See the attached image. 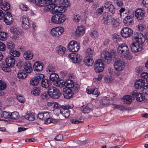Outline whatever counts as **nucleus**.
<instances>
[{
	"label": "nucleus",
	"instance_id": "dca6fc26",
	"mask_svg": "<svg viewBox=\"0 0 148 148\" xmlns=\"http://www.w3.org/2000/svg\"><path fill=\"white\" fill-rule=\"evenodd\" d=\"M121 33L122 36L126 38L130 36L132 33V31L130 28L125 27L122 29Z\"/></svg>",
	"mask_w": 148,
	"mask_h": 148
},
{
	"label": "nucleus",
	"instance_id": "412c9836",
	"mask_svg": "<svg viewBox=\"0 0 148 148\" xmlns=\"http://www.w3.org/2000/svg\"><path fill=\"white\" fill-rule=\"evenodd\" d=\"M20 21L22 23V26L23 28L27 29L29 27L30 25L27 18L23 16L21 18Z\"/></svg>",
	"mask_w": 148,
	"mask_h": 148
},
{
	"label": "nucleus",
	"instance_id": "0e129e2a",
	"mask_svg": "<svg viewBox=\"0 0 148 148\" xmlns=\"http://www.w3.org/2000/svg\"><path fill=\"white\" fill-rule=\"evenodd\" d=\"M141 77L144 79L148 80V73H147L143 72L141 74Z\"/></svg>",
	"mask_w": 148,
	"mask_h": 148
},
{
	"label": "nucleus",
	"instance_id": "423d86ee",
	"mask_svg": "<svg viewBox=\"0 0 148 148\" xmlns=\"http://www.w3.org/2000/svg\"><path fill=\"white\" fill-rule=\"evenodd\" d=\"M119 55L121 56H130V52L127 46L125 44L120 45L117 48Z\"/></svg>",
	"mask_w": 148,
	"mask_h": 148
},
{
	"label": "nucleus",
	"instance_id": "c756f323",
	"mask_svg": "<svg viewBox=\"0 0 148 148\" xmlns=\"http://www.w3.org/2000/svg\"><path fill=\"white\" fill-rule=\"evenodd\" d=\"M123 22L125 24L127 25L132 24V16H126L124 18Z\"/></svg>",
	"mask_w": 148,
	"mask_h": 148
},
{
	"label": "nucleus",
	"instance_id": "37998d69",
	"mask_svg": "<svg viewBox=\"0 0 148 148\" xmlns=\"http://www.w3.org/2000/svg\"><path fill=\"white\" fill-rule=\"evenodd\" d=\"M119 24L120 22L118 19H112L110 25L114 27H117L119 26Z\"/></svg>",
	"mask_w": 148,
	"mask_h": 148
},
{
	"label": "nucleus",
	"instance_id": "79ce46f5",
	"mask_svg": "<svg viewBox=\"0 0 148 148\" xmlns=\"http://www.w3.org/2000/svg\"><path fill=\"white\" fill-rule=\"evenodd\" d=\"M40 92V88L36 87L32 89L31 93L32 94L35 96H37L39 94Z\"/></svg>",
	"mask_w": 148,
	"mask_h": 148
},
{
	"label": "nucleus",
	"instance_id": "09e8293b",
	"mask_svg": "<svg viewBox=\"0 0 148 148\" xmlns=\"http://www.w3.org/2000/svg\"><path fill=\"white\" fill-rule=\"evenodd\" d=\"M7 39V34L3 32H0V40L5 41Z\"/></svg>",
	"mask_w": 148,
	"mask_h": 148
},
{
	"label": "nucleus",
	"instance_id": "bf43d9fd",
	"mask_svg": "<svg viewBox=\"0 0 148 148\" xmlns=\"http://www.w3.org/2000/svg\"><path fill=\"white\" fill-rule=\"evenodd\" d=\"M62 106H62L61 107H60V108H57L54 110V112L57 115H59L60 114H62Z\"/></svg>",
	"mask_w": 148,
	"mask_h": 148
},
{
	"label": "nucleus",
	"instance_id": "5fc2aeb1",
	"mask_svg": "<svg viewBox=\"0 0 148 148\" xmlns=\"http://www.w3.org/2000/svg\"><path fill=\"white\" fill-rule=\"evenodd\" d=\"M54 82L56 86L61 88L63 87L64 85V82H61L58 79Z\"/></svg>",
	"mask_w": 148,
	"mask_h": 148
},
{
	"label": "nucleus",
	"instance_id": "f704fd0d",
	"mask_svg": "<svg viewBox=\"0 0 148 148\" xmlns=\"http://www.w3.org/2000/svg\"><path fill=\"white\" fill-rule=\"evenodd\" d=\"M12 67L11 66H10L9 65L6 64H3L1 66V68L5 72H9L11 71V68Z\"/></svg>",
	"mask_w": 148,
	"mask_h": 148
},
{
	"label": "nucleus",
	"instance_id": "a18cd8bd",
	"mask_svg": "<svg viewBox=\"0 0 148 148\" xmlns=\"http://www.w3.org/2000/svg\"><path fill=\"white\" fill-rule=\"evenodd\" d=\"M1 7L2 9L4 10H9L10 8V4L7 2L3 3L1 5Z\"/></svg>",
	"mask_w": 148,
	"mask_h": 148
},
{
	"label": "nucleus",
	"instance_id": "7ed1b4c3",
	"mask_svg": "<svg viewBox=\"0 0 148 148\" xmlns=\"http://www.w3.org/2000/svg\"><path fill=\"white\" fill-rule=\"evenodd\" d=\"M47 5L45 8V10L47 11H50L52 13L55 14L59 13V6H57L55 3L56 2H53L47 1Z\"/></svg>",
	"mask_w": 148,
	"mask_h": 148
},
{
	"label": "nucleus",
	"instance_id": "864d4df0",
	"mask_svg": "<svg viewBox=\"0 0 148 148\" xmlns=\"http://www.w3.org/2000/svg\"><path fill=\"white\" fill-rule=\"evenodd\" d=\"M7 86L6 83L0 80V90H3L5 89Z\"/></svg>",
	"mask_w": 148,
	"mask_h": 148
},
{
	"label": "nucleus",
	"instance_id": "20e7f679",
	"mask_svg": "<svg viewBox=\"0 0 148 148\" xmlns=\"http://www.w3.org/2000/svg\"><path fill=\"white\" fill-rule=\"evenodd\" d=\"M114 66L115 69L118 71L123 70L125 68V63L119 58H115L114 59Z\"/></svg>",
	"mask_w": 148,
	"mask_h": 148
},
{
	"label": "nucleus",
	"instance_id": "ddd939ff",
	"mask_svg": "<svg viewBox=\"0 0 148 148\" xmlns=\"http://www.w3.org/2000/svg\"><path fill=\"white\" fill-rule=\"evenodd\" d=\"M135 17L139 20L143 19L145 17V12L141 8L136 9L135 11Z\"/></svg>",
	"mask_w": 148,
	"mask_h": 148
},
{
	"label": "nucleus",
	"instance_id": "4468645a",
	"mask_svg": "<svg viewBox=\"0 0 148 148\" xmlns=\"http://www.w3.org/2000/svg\"><path fill=\"white\" fill-rule=\"evenodd\" d=\"M103 21L104 24L108 25L111 24L112 17L108 12H105L103 14Z\"/></svg>",
	"mask_w": 148,
	"mask_h": 148
},
{
	"label": "nucleus",
	"instance_id": "de8ad7c7",
	"mask_svg": "<svg viewBox=\"0 0 148 148\" xmlns=\"http://www.w3.org/2000/svg\"><path fill=\"white\" fill-rule=\"evenodd\" d=\"M136 99L137 101H141L145 99V97L143 94L139 93Z\"/></svg>",
	"mask_w": 148,
	"mask_h": 148
},
{
	"label": "nucleus",
	"instance_id": "680f3d73",
	"mask_svg": "<svg viewBox=\"0 0 148 148\" xmlns=\"http://www.w3.org/2000/svg\"><path fill=\"white\" fill-rule=\"evenodd\" d=\"M114 107L115 108L119 109L122 111L125 110V106L120 105H114Z\"/></svg>",
	"mask_w": 148,
	"mask_h": 148
},
{
	"label": "nucleus",
	"instance_id": "9b49d317",
	"mask_svg": "<svg viewBox=\"0 0 148 148\" xmlns=\"http://www.w3.org/2000/svg\"><path fill=\"white\" fill-rule=\"evenodd\" d=\"M14 47V45L12 42H9L7 44V47L10 50L9 52L11 56H19V52L13 49Z\"/></svg>",
	"mask_w": 148,
	"mask_h": 148
},
{
	"label": "nucleus",
	"instance_id": "a211bd4d",
	"mask_svg": "<svg viewBox=\"0 0 148 148\" xmlns=\"http://www.w3.org/2000/svg\"><path fill=\"white\" fill-rule=\"evenodd\" d=\"M83 61L85 65L88 66H92L94 62L92 56H86L84 58Z\"/></svg>",
	"mask_w": 148,
	"mask_h": 148
},
{
	"label": "nucleus",
	"instance_id": "4be33fe9",
	"mask_svg": "<svg viewBox=\"0 0 148 148\" xmlns=\"http://www.w3.org/2000/svg\"><path fill=\"white\" fill-rule=\"evenodd\" d=\"M43 64L40 62H36L33 65V69L34 71H40L42 70Z\"/></svg>",
	"mask_w": 148,
	"mask_h": 148
},
{
	"label": "nucleus",
	"instance_id": "aec40b11",
	"mask_svg": "<svg viewBox=\"0 0 148 148\" xmlns=\"http://www.w3.org/2000/svg\"><path fill=\"white\" fill-rule=\"evenodd\" d=\"M73 107V106L69 105L62 106V115L66 118L68 117L70 115V112L69 110V109H71Z\"/></svg>",
	"mask_w": 148,
	"mask_h": 148
},
{
	"label": "nucleus",
	"instance_id": "a878e982",
	"mask_svg": "<svg viewBox=\"0 0 148 148\" xmlns=\"http://www.w3.org/2000/svg\"><path fill=\"white\" fill-rule=\"evenodd\" d=\"M116 52L113 49L111 50L108 52L106 49H104L102 51L101 53V56H116Z\"/></svg>",
	"mask_w": 148,
	"mask_h": 148
},
{
	"label": "nucleus",
	"instance_id": "774afa93",
	"mask_svg": "<svg viewBox=\"0 0 148 148\" xmlns=\"http://www.w3.org/2000/svg\"><path fill=\"white\" fill-rule=\"evenodd\" d=\"M142 4L143 7H148V0H143Z\"/></svg>",
	"mask_w": 148,
	"mask_h": 148
},
{
	"label": "nucleus",
	"instance_id": "f3484780",
	"mask_svg": "<svg viewBox=\"0 0 148 148\" xmlns=\"http://www.w3.org/2000/svg\"><path fill=\"white\" fill-rule=\"evenodd\" d=\"M6 13V15H5L3 19L6 24L10 25L12 23L13 19L10 12H7Z\"/></svg>",
	"mask_w": 148,
	"mask_h": 148
},
{
	"label": "nucleus",
	"instance_id": "9d476101",
	"mask_svg": "<svg viewBox=\"0 0 148 148\" xmlns=\"http://www.w3.org/2000/svg\"><path fill=\"white\" fill-rule=\"evenodd\" d=\"M44 77V75L42 74H39L35 77L32 78L30 80L31 84L33 86H36L42 79Z\"/></svg>",
	"mask_w": 148,
	"mask_h": 148
},
{
	"label": "nucleus",
	"instance_id": "473e14b6",
	"mask_svg": "<svg viewBox=\"0 0 148 148\" xmlns=\"http://www.w3.org/2000/svg\"><path fill=\"white\" fill-rule=\"evenodd\" d=\"M47 0H35V2L36 4L38 6H45V9L47 4Z\"/></svg>",
	"mask_w": 148,
	"mask_h": 148
},
{
	"label": "nucleus",
	"instance_id": "e2e57ef3",
	"mask_svg": "<svg viewBox=\"0 0 148 148\" xmlns=\"http://www.w3.org/2000/svg\"><path fill=\"white\" fill-rule=\"evenodd\" d=\"M110 12L112 14H114L115 11V9L114 7V6L112 4L111 5L109 8H108Z\"/></svg>",
	"mask_w": 148,
	"mask_h": 148
},
{
	"label": "nucleus",
	"instance_id": "6ab92c4d",
	"mask_svg": "<svg viewBox=\"0 0 148 148\" xmlns=\"http://www.w3.org/2000/svg\"><path fill=\"white\" fill-rule=\"evenodd\" d=\"M63 93L64 98L66 99H70L72 97L73 95V92L70 89L66 88H64Z\"/></svg>",
	"mask_w": 148,
	"mask_h": 148
},
{
	"label": "nucleus",
	"instance_id": "f8f14e48",
	"mask_svg": "<svg viewBox=\"0 0 148 148\" xmlns=\"http://www.w3.org/2000/svg\"><path fill=\"white\" fill-rule=\"evenodd\" d=\"M133 37L136 40L135 41L139 43L143 44L145 41V38L141 33L136 32L134 33Z\"/></svg>",
	"mask_w": 148,
	"mask_h": 148
},
{
	"label": "nucleus",
	"instance_id": "c9c22d12",
	"mask_svg": "<svg viewBox=\"0 0 148 148\" xmlns=\"http://www.w3.org/2000/svg\"><path fill=\"white\" fill-rule=\"evenodd\" d=\"M70 3L68 0H60L59 1V5L62 7H67L69 5Z\"/></svg>",
	"mask_w": 148,
	"mask_h": 148
},
{
	"label": "nucleus",
	"instance_id": "338daca9",
	"mask_svg": "<svg viewBox=\"0 0 148 148\" xmlns=\"http://www.w3.org/2000/svg\"><path fill=\"white\" fill-rule=\"evenodd\" d=\"M143 92L144 93L148 95V85L145 86L144 87Z\"/></svg>",
	"mask_w": 148,
	"mask_h": 148
},
{
	"label": "nucleus",
	"instance_id": "bb28decb",
	"mask_svg": "<svg viewBox=\"0 0 148 148\" xmlns=\"http://www.w3.org/2000/svg\"><path fill=\"white\" fill-rule=\"evenodd\" d=\"M49 113L46 112L43 113H39L37 115L38 118L42 120H45L46 119L49 118L50 117Z\"/></svg>",
	"mask_w": 148,
	"mask_h": 148
},
{
	"label": "nucleus",
	"instance_id": "cd10ccee",
	"mask_svg": "<svg viewBox=\"0 0 148 148\" xmlns=\"http://www.w3.org/2000/svg\"><path fill=\"white\" fill-rule=\"evenodd\" d=\"M145 81L144 80L139 79L136 81L135 83L134 86L136 88H140L145 84Z\"/></svg>",
	"mask_w": 148,
	"mask_h": 148
},
{
	"label": "nucleus",
	"instance_id": "6e6552de",
	"mask_svg": "<svg viewBox=\"0 0 148 148\" xmlns=\"http://www.w3.org/2000/svg\"><path fill=\"white\" fill-rule=\"evenodd\" d=\"M64 32V29L61 27H56L52 29L50 31L51 35L53 36L58 37Z\"/></svg>",
	"mask_w": 148,
	"mask_h": 148
},
{
	"label": "nucleus",
	"instance_id": "4d7b16f0",
	"mask_svg": "<svg viewBox=\"0 0 148 148\" xmlns=\"http://www.w3.org/2000/svg\"><path fill=\"white\" fill-rule=\"evenodd\" d=\"M3 117L5 119L10 118V113H9L5 111L3 112L2 118Z\"/></svg>",
	"mask_w": 148,
	"mask_h": 148
},
{
	"label": "nucleus",
	"instance_id": "69168bd1",
	"mask_svg": "<svg viewBox=\"0 0 148 148\" xmlns=\"http://www.w3.org/2000/svg\"><path fill=\"white\" fill-rule=\"evenodd\" d=\"M41 99L43 100H46L48 97L47 94L46 93H42L40 95Z\"/></svg>",
	"mask_w": 148,
	"mask_h": 148
},
{
	"label": "nucleus",
	"instance_id": "f03ea898",
	"mask_svg": "<svg viewBox=\"0 0 148 148\" xmlns=\"http://www.w3.org/2000/svg\"><path fill=\"white\" fill-rule=\"evenodd\" d=\"M66 19V16L62 14H57L53 15L51 18L53 23L59 24L64 22Z\"/></svg>",
	"mask_w": 148,
	"mask_h": 148
},
{
	"label": "nucleus",
	"instance_id": "f257e3e1",
	"mask_svg": "<svg viewBox=\"0 0 148 148\" xmlns=\"http://www.w3.org/2000/svg\"><path fill=\"white\" fill-rule=\"evenodd\" d=\"M47 93L48 95L53 99H58L61 95L60 90L56 88L53 86H51L48 89Z\"/></svg>",
	"mask_w": 148,
	"mask_h": 148
},
{
	"label": "nucleus",
	"instance_id": "49530a36",
	"mask_svg": "<svg viewBox=\"0 0 148 148\" xmlns=\"http://www.w3.org/2000/svg\"><path fill=\"white\" fill-rule=\"evenodd\" d=\"M86 56L93 55L95 54V52L94 50L90 48H88L86 51Z\"/></svg>",
	"mask_w": 148,
	"mask_h": 148
},
{
	"label": "nucleus",
	"instance_id": "7c9ffc66",
	"mask_svg": "<svg viewBox=\"0 0 148 148\" xmlns=\"http://www.w3.org/2000/svg\"><path fill=\"white\" fill-rule=\"evenodd\" d=\"M80 109L81 111L85 114L88 113L91 110V109L88 105L82 106Z\"/></svg>",
	"mask_w": 148,
	"mask_h": 148
},
{
	"label": "nucleus",
	"instance_id": "5701e85b",
	"mask_svg": "<svg viewBox=\"0 0 148 148\" xmlns=\"http://www.w3.org/2000/svg\"><path fill=\"white\" fill-rule=\"evenodd\" d=\"M18 56H10L6 58L5 62L6 64L12 67L13 66L15 63V60L13 57H17Z\"/></svg>",
	"mask_w": 148,
	"mask_h": 148
},
{
	"label": "nucleus",
	"instance_id": "1a4fd4ad",
	"mask_svg": "<svg viewBox=\"0 0 148 148\" xmlns=\"http://www.w3.org/2000/svg\"><path fill=\"white\" fill-rule=\"evenodd\" d=\"M10 32L13 34L12 38L13 40L15 42L19 39V35L21 34V30L16 28H12L10 29Z\"/></svg>",
	"mask_w": 148,
	"mask_h": 148
},
{
	"label": "nucleus",
	"instance_id": "2eb2a0df",
	"mask_svg": "<svg viewBox=\"0 0 148 148\" xmlns=\"http://www.w3.org/2000/svg\"><path fill=\"white\" fill-rule=\"evenodd\" d=\"M137 42L134 41L131 45L130 47L132 51L136 52L142 50V44Z\"/></svg>",
	"mask_w": 148,
	"mask_h": 148
},
{
	"label": "nucleus",
	"instance_id": "393cba45",
	"mask_svg": "<svg viewBox=\"0 0 148 148\" xmlns=\"http://www.w3.org/2000/svg\"><path fill=\"white\" fill-rule=\"evenodd\" d=\"M41 86L42 87L45 88H49L51 84L50 80L48 79H42L41 80Z\"/></svg>",
	"mask_w": 148,
	"mask_h": 148
},
{
	"label": "nucleus",
	"instance_id": "603ef678",
	"mask_svg": "<svg viewBox=\"0 0 148 148\" xmlns=\"http://www.w3.org/2000/svg\"><path fill=\"white\" fill-rule=\"evenodd\" d=\"M17 76L20 79H23L26 77L27 75L25 73L19 71L17 74Z\"/></svg>",
	"mask_w": 148,
	"mask_h": 148
},
{
	"label": "nucleus",
	"instance_id": "4c0bfd02",
	"mask_svg": "<svg viewBox=\"0 0 148 148\" xmlns=\"http://www.w3.org/2000/svg\"><path fill=\"white\" fill-rule=\"evenodd\" d=\"M66 48L60 45L57 48V52L59 54L65 53Z\"/></svg>",
	"mask_w": 148,
	"mask_h": 148
},
{
	"label": "nucleus",
	"instance_id": "0eeeda50",
	"mask_svg": "<svg viewBox=\"0 0 148 148\" xmlns=\"http://www.w3.org/2000/svg\"><path fill=\"white\" fill-rule=\"evenodd\" d=\"M68 49L72 52H76L79 49L80 46L77 42L75 41H71L68 45Z\"/></svg>",
	"mask_w": 148,
	"mask_h": 148
},
{
	"label": "nucleus",
	"instance_id": "6e6d98bb",
	"mask_svg": "<svg viewBox=\"0 0 148 148\" xmlns=\"http://www.w3.org/2000/svg\"><path fill=\"white\" fill-rule=\"evenodd\" d=\"M109 100L106 99H105L100 101V104L102 105H107L109 104Z\"/></svg>",
	"mask_w": 148,
	"mask_h": 148
},
{
	"label": "nucleus",
	"instance_id": "a19ab883",
	"mask_svg": "<svg viewBox=\"0 0 148 148\" xmlns=\"http://www.w3.org/2000/svg\"><path fill=\"white\" fill-rule=\"evenodd\" d=\"M25 118L29 121H33L35 119L34 114L32 113H29L25 116Z\"/></svg>",
	"mask_w": 148,
	"mask_h": 148
},
{
	"label": "nucleus",
	"instance_id": "ea45409f",
	"mask_svg": "<svg viewBox=\"0 0 148 148\" xmlns=\"http://www.w3.org/2000/svg\"><path fill=\"white\" fill-rule=\"evenodd\" d=\"M112 59V56H103L102 58V62L109 64L111 62Z\"/></svg>",
	"mask_w": 148,
	"mask_h": 148
},
{
	"label": "nucleus",
	"instance_id": "8fccbe9b",
	"mask_svg": "<svg viewBox=\"0 0 148 148\" xmlns=\"http://www.w3.org/2000/svg\"><path fill=\"white\" fill-rule=\"evenodd\" d=\"M79 89V86L78 84H74V85H73L70 89L73 92H77Z\"/></svg>",
	"mask_w": 148,
	"mask_h": 148
},
{
	"label": "nucleus",
	"instance_id": "72a5a7b5",
	"mask_svg": "<svg viewBox=\"0 0 148 148\" xmlns=\"http://www.w3.org/2000/svg\"><path fill=\"white\" fill-rule=\"evenodd\" d=\"M122 99L124 100V103L130 104L132 101V97L130 95H127L124 96Z\"/></svg>",
	"mask_w": 148,
	"mask_h": 148
},
{
	"label": "nucleus",
	"instance_id": "3c124183",
	"mask_svg": "<svg viewBox=\"0 0 148 148\" xmlns=\"http://www.w3.org/2000/svg\"><path fill=\"white\" fill-rule=\"evenodd\" d=\"M55 69L53 66H48L47 68V71L51 74L54 73L55 71Z\"/></svg>",
	"mask_w": 148,
	"mask_h": 148
},
{
	"label": "nucleus",
	"instance_id": "2f4dec72",
	"mask_svg": "<svg viewBox=\"0 0 148 148\" xmlns=\"http://www.w3.org/2000/svg\"><path fill=\"white\" fill-rule=\"evenodd\" d=\"M72 62L73 63H80L81 62L82 59L80 58V56H68Z\"/></svg>",
	"mask_w": 148,
	"mask_h": 148
},
{
	"label": "nucleus",
	"instance_id": "052dcab7",
	"mask_svg": "<svg viewBox=\"0 0 148 148\" xmlns=\"http://www.w3.org/2000/svg\"><path fill=\"white\" fill-rule=\"evenodd\" d=\"M90 35L91 37L96 38L97 37L98 34L97 31H94L91 32Z\"/></svg>",
	"mask_w": 148,
	"mask_h": 148
},
{
	"label": "nucleus",
	"instance_id": "39448f33",
	"mask_svg": "<svg viewBox=\"0 0 148 148\" xmlns=\"http://www.w3.org/2000/svg\"><path fill=\"white\" fill-rule=\"evenodd\" d=\"M104 64L101 59H98L95 62L94 69L95 72L100 73L103 71L104 69Z\"/></svg>",
	"mask_w": 148,
	"mask_h": 148
},
{
	"label": "nucleus",
	"instance_id": "c03bdc74",
	"mask_svg": "<svg viewBox=\"0 0 148 148\" xmlns=\"http://www.w3.org/2000/svg\"><path fill=\"white\" fill-rule=\"evenodd\" d=\"M10 118L14 120H16L19 118V114L16 112L10 113Z\"/></svg>",
	"mask_w": 148,
	"mask_h": 148
},
{
	"label": "nucleus",
	"instance_id": "e433bc0d",
	"mask_svg": "<svg viewBox=\"0 0 148 148\" xmlns=\"http://www.w3.org/2000/svg\"><path fill=\"white\" fill-rule=\"evenodd\" d=\"M50 74L49 79L50 80L53 82H55L58 79L59 77L57 74L53 73Z\"/></svg>",
	"mask_w": 148,
	"mask_h": 148
},
{
	"label": "nucleus",
	"instance_id": "58836bf2",
	"mask_svg": "<svg viewBox=\"0 0 148 148\" xmlns=\"http://www.w3.org/2000/svg\"><path fill=\"white\" fill-rule=\"evenodd\" d=\"M112 39L114 42L117 43L121 41V38L120 36L116 34H114L112 37Z\"/></svg>",
	"mask_w": 148,
	"mask_h": 148
},
{
	"label": "nucleus",
	"instance_id": "c85d7f7f",
	"mask_svg": "<svg viewBox=\"0 0 148 148\" xmlns=\"http://www.w3.org/2000/svg\"><path fill=\"white\" fill-rule=\"evenodd\" d=\"M24 69L27 73H30L32 71V65L29 62H26L24 64Z\"/></svg>",
	"mask_w": 148,
	"mask_h": 148
},
{
	"label": "nucleus",
	"instance_id": "13d9d810",
	"mask_svg": "<svg viewBox=\"0 0 148 148\" xmlns=\"http://www.w3.org/2000/svg\"><path fill=\"white\" fill-rule=\"evenodd\" d=\"M80 19V16L78 14H76L74 15L73 19L75 22H79Z\"/></svg>",
	"mask_w": 148,
	"mask_h": 148
},
{
	"label": "nucleus",
	"instance_id": "b1692460",
	"mask_svg": "<svg viewBox=\"0 0 148 148\" xmlns=\"http://www.w3.org/2000/svg\"><path fill=\"white\" fill-rule=\"evenodd\" d=\"M84 33V27L81 25L77 27L75 31V34L77 36H82Z\"/></svg>",
	"mask_w": 148,
	"mask_h": 148
}]
</instances>
